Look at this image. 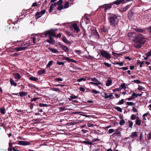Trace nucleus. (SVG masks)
I'll return each mask as SVG.
<instances>
[{
	"instance_id": "nucleus-1",
	"label": "nucleus",
	"mask_w": 151,
	"mask_h": 151,
	"mask_svg": "<svg viewBox=\"0 0 151 151\" xmlns=\"http://www.w3.org/2000/svg\"><path fill=\"white\" fill-rule=\"evenodd\" d=\"M127 35L129 37H133V41L134 43V46L136 48H141L146 42L147 38L141 33L131 32L128 33Z\"/></svg>"
},
{
	"instance_id": "nucleus-2",
	"label": "nucleus",
	"mask_w": 151,
	"mask_h": 151,
	"mask_svg": "<svg viewBox=\"0 0 151 151\" xmlns=\"http://www.w3.org/2000/svg\"><path fill=\"white\" fill-rule=\"evenodd\" d=\"M108 14L109 15L108 19L111 25L112 26V27H115L118 23V18L115 14L110 13Z\"/></svg>"
},
{
	"instance_id": "nucleus-3",
	"label": "nucleus",
	"mask_w": 151,
	"mask_h": 151,
	"mask_svg": "<svg viewBox=\"0 0 151 151\" xmlns=\"http://www.w3.org/2000/svg\"><path fill=\"white\" fill-rule=\"evenodd\" d=\"M56 30H54L53 29H51L50 30H47L44 32V34L43 35V37H47L48 35V37L49 36H55V31H56Z\"/></svg>"
},
{
	"instance_id": "nucleus-4",
	"label": "nucleus",
	"mask_w": 151,
	"mask_h": 151,
	"mask_svg": "<svg viewBox=\"0 0 151 151\" xmlns=\"http://www.w3.org/2000/svg\"><path fill=\"white\" fill-rule=\"evenodd\" d=\"M100 54L103 57L106 59L108 60L111 58V55L107 52L106 51L101 50Z\"/></svg>"
},
{
	"instance_id": "nucleus-5",
	"label": "nucleus",
	"mask_w": 151,
	"mask_h": 151,
	"mask_svg": "<svg viewBox=\"0 0 151 151\" xmlns=\"http://www.w3.org/2000/svg\"><path fill=\"white\" fill-rule=\"evenodd\" d=\"M91 81H93V82H90L89 83L93 85H95L98 86L99 85H102V83L100 82L97 79L95 78H91Z\"/></svg>"
},
{
	"instance_id": "nucleus-6",
	"label": "nucleus",
	"mask_w": 151,
	"mask_h": 151,
	"mask_svg": "<svg viewBox=\"0 0 151 151\" xmlns=\"http://www.w3.org/2000/svg\"><path fill=\"white\" fill-rule=\"evenodd\" d=\"M17 144L21 145L27 146L30 145L31 143L29 141L20 140L18 142Z\"/></svg>"
},
{
	"instance_id": "nucleus-7",
	"label": "nucleus",
	"mask_w": 151,
	"mask_h": 151,
	"mask_svg": "<svg viewBox=\"0 0 151 151\" xmlns=\"http://www.w3.org/2000/svg\"><path fill=\"white\" fill-rule=\"evenodd\" d=\"M91 35L95 36L96 38L99 39L100 38L99 35L96 29L91 30Z\"/></svg>"
},
{
	"instance_id": "nucleus-8",
	"label": "nucleus",
	"mask_w": 151,
	"mask_h": 151,
	"mask_svg": "<svg viewBox=\"0 0 151 151\" xmlns=\"http://www.w3.org/2000/svg\"><path fill=\"white\" fill-rule=\"evenodd\" d=\"M133 29L137 32H139V33H143L145 30V28L141 29L137 27H135L133 28Z\"/></svg>"
},
{
	"instance_id": "nucleus-9",
	"label": "nucleus",
	"mask_w": 151,
	"mask_h": 151,
	"mask_svg": "<svg viewBox=\"0 0 151 151\" xmlns=\"http://www.w3.org/2000/svg\"><path fill=\"white\" fill-rule=\"evenodd\" d=\"M125 0H117L112 3V4H113V7H114V5H119L121 3H122V2L124 3L126 2L124 1Z\"/></svg>"
},
{
	"instance_id": "nucleus-10",
	"label": "nucleus",
	"mask_w": 151,
	"mask_h": 151,
	"mask_svg": "<svg viewBox=\"0 0 151 151\" xmlns=\"http://www.w3.org/2000/svg\"><path fill=\"white\" fill-rule=\"evenodd\" d=\"M13 95H16L19 96L18 94H19L20 96L21 97H23L24 96H26L27 94V92L23 91L20 92L19 93H12Z\"/></svg>"
},
{
	"instance_id": "nucleus-11",
	"label": "nucleus",
	"mask_w": 151,
	"mask_h": 151,
	"mask_svg": "<svg viewBox=\"0 0 151 151\" xmlns=\"http://www.w3.org/2000/svg\"><path fill=\"white\" fill-rule=\"evenodd\" d=\"M49 39H47L46 41L50 44H54L55 42V41L52 36H49L48 37Z\"/></svg>"
},
{
	"instance_id": "nucleus-12",
	"label": "nucleus",
	"mask_w": 151,
	"mask_h": 151,
	"mask_svg": "<svg viewBox=\"0 0 151 151\" xmlns=\"http://www.w3.org/2000/svg\"><path fill=\"white\" fill-rule=\"evenodd\" d=\"M27 47H14L13 49L14 50L18 51L20 50H25Z\"/></svg>"
},
{
	"instance_id": "nucleus-13",
	"label": "nucleus",
	"mask_w": 151,
	"mask_h": 151,
	"mask_svg": "<svg viewBox=\"0 0 151 151\" xmlns=\"http://www.w3.org/2000/svg\"><path fill=\"white\" fill-rule=\"evenodd\" d=\"M73 28L74 30L76 31V33H78L80 31V30L79 27L78 26L77 24L74 23L73 25Z\"/></svg>"
},
{
	"instance_id": "nucleus-14",
	"label": "nucleus",
	"mask_w": 151,
	"mask_h": 151,
	"mask_svg": "<svg viewBox=\"0 0 151 151\" xmlns=\"http://www.w3.org/2000/svg\"><path fill=\"white\" fill-rule=\"evenodd\" d=\"M13 75L14 78L16 79H19L21 78L20 75L19 73H13Z\"/></svg>"
},
{
	"instance_id": "nucleus-15",
	"label": "nucleus",
	"mask_w": 151,
	"mask_h": 151,
	"mask_svg": "<svg viewBox=\"0 0 151 151\" xmlns=\"http://www.w3.org/2000/svg\"><path fill=\"white\" fill-rule=\"evenodd\" d=\"M113 6V4H112V3L106 5L104 6V8H105L104 10L105 12L106 11V10L112 7V6Z\"/></svg>"
},
{
	"instance_id": "nucleus-16",
	"label": "nucleus",
	"mask_w": 151,
	"mask_h": 151,
	"mask_svg": "<svg viewBox=\"0 0 151 151\" xmlns=\"http://www.w3.org/2000/svg\"><path fill=\"white\" fill-rule=\"evenodd\" d=\"M81 143L84 144L86 145H93L94 144L91 142H90L88 141H84L81 142Z\"/></svg>"
},
{
	"instance_id": "nucleus-17",
	"label": "nucleus",
	"mask_w": 151,
	"mask_h": 151,
	"mask_svg": "<svg viewBox=\"0 0 151 151\" xmlns=\"http://www.w3.org/2000/svg\"><path fill=\"white\" fill-rule=\"evenodd\" d=\"M13 143L11 142H10L9 143V147H8V151H12V150L14 147H13Z\"/></svg>"
},
{
	"instance_id": "nucleus-18",
	"label": "nucleus",
	"mask_w": 151,
	"mask_h": 151,
	"mask_svg": "<svg viewBox=\"0 0 151 151\" xmlns=\"http://www.w3.org/2000/svg\"><path fill=\"white\" fill-rule=\"evenodd\" d=\"M119 129H117L116 131V132L114 133L112 135L114 136H116L117 135H119V136L121 137V132L119 131Z\"/></svg>"
},
{
	"instance_id": "nucleus-19",
	"label": "nucleus",
	"mask_w": 151,
	"mask_h": 151,
	"mask_svg": "<svg viewBox=\"0 0 151 151\" xmlns=\"http://www.w3.org/2000/svg\"><path fill=\"white\" fill-rule=\"evenodd\" d=\"M63 41L64 42V43L66 44H70L71 43V42L68 40L66 38V37L65 36H64L62 39Z\"/></svg>"
},
{
	"instance_id": "nucleus-20",
	"label": "nucleus",
	"mask_w": 151,
	"mask_h": 151,
	"mask_svg": "<svg viewBox=\"0 0 151 151\" xmlns=\"http://www.w3.org/2000/svg\"><path fill=\"white\" fill-rule=\"evenodd\" d=\"M48 50H50L51 52L54 53H57L58 52H59L57 49L52 48L51 47H49L48 48Z\"/></svg>"
},
{
	"instance_id": "nucleus-21",
	"label": "nucleus",
	"mask_w": 151,
	"mask_h": 151,
	"mask_svg": "<svg viewBox=\"0 0 151 151\" xmlns=\"http://www.w3.org/2000/svg\"><path fill=\"white\" fill-rule=\"evenodd\" d=\"M101 31L104 33H106L108 32V29L105 26H103L102 28H101Z\"/></svg>"
},
{
	"instance_id": "nucleus-22",
	"label": "nucleus",
	"mask_w": 151,
	"mask_h": 151,
	"mask_svg": "<svg viewBox=\"0 0 151 151\" xmlns=\"http://www.w3.org/2000/svg\"><path fill=\"white\" fill-rule=\"evenodd\" d=\"M137 119H136V120L135 121V124L137 125L140 126L141 124V121L139 119L138 117H137Z\"/></svg>"
},
{
	"instance_id": "nucleus-23",
	"label": "nucleus",
	"mask_w": 151,
	"mask_h": 151,
	"mask_svg": "<svg viewBox=\"0 0 151 151\" xmlns=\"http://www.w3.org/2000/svg\"><path fill=\"white\" fill-rule=\"evenodd\" d=\"M106 86H109L112 84V81L110 78H109L106 81Z\"/></svg>"
},
{
	"instance_id": "nucleus-24",
	"label": "nucleus",
	"mask_w": 151,
	"mask_h": 151,
	"mask_svg": "<svg viewBox=\"0 0 151 151\" xmlns=\"http://www.w3.org/2000/svg\"><path fill=\"white\" fill-rule=\"evenodd\" d=\"M78 122H70L66 123L65 124V125L70 126L75 125L78 124Z\"/></svg>"
},
{
	"instance_id": "nucleus-25",
	"label": "nucleus",
	"mask_w": 151,
	"mask_h": 151,
	"mask_svg": "<svg viewBox=\"0 0 151 151\" xmlns=\"http://www.w3.org/2000/svg\"><path fill=\"white\" fill-rule=\"evenodd\" d=\"M61 48L65 52H68L69 51L68 48L65 45L62 46Z\"/></svg>"
},
{
	"instance_id": "nucleus-26",
	"label": "nucleus",
	"mask_w": 151,
	"mask_h": 151,
	"mask_svg": "<svg viewBox=\"0 0 151 151\" xmlns=\"http://www.w3.org/2000/svg\"><path fill=\"white\" fill-rule=\"evenodd\" d=\"M9 81L10 82V84L12 85H13L15 86H17V83L15 82L14 81L12 78L10 79Z\"/></svg>"
},
{
	"instance_id": "nucleus-27",
	"label": "nucleus",
	"mask_w": 151,
	"mask_h": 151,
	"mask_svg": "<svg viewBox=\"0 0 151 151\" xmlns=\"http://www.w3.org/2000/svg\"><path fill=\"white\" fill-rule=\"evenodd\" d=\"M137 132H135L132 133L131 135H130L129 137L131 138H133L134 137H137Z\"/></svg>"
},
{
	"instance_id": "nucleus-28",
	"label": "nucleus",
	"mask_w": 151,
	"mask_h": 151,
	"mask_svg": "<svg viewBox=\"0 0 151 151\" xmlns=\"http://www.w3.org/2000/svg\"><path fill=\"white\" fill-rule=\"evenodd\" d=\"M42 16V15L40 12H37L35 14V19H37L40 18Z\"/></svg>"
},
{
	"instance_id": "nucleus-29",
	"label": "nucleus",
	"mask_w": 151,
	"mask_h": 151,
	"mask_svg": "<svg viewBox=\"0 0 151 151\" xmlns=\"http://www.w3.org/2000/svg\"><path fill=\"white\" fill-rule=\"evenodd\" d=\"M88 90H89V91L91 93H96V94H97V93H100V92L99 91H96L94 89H88Z\"/></svg>"
},
{
	"instance_id": "nucleus-30",
	"label": "nucleus",
	"mask_w": 151,
	"mask_h": 151,
	"mask_svg": "<svg viewBox=\"0 0 151 151\" xmlns=\"http://www.w3.org/2000/svg\"><path fill=\"white\" fill-rule=\"evenodd\" d=\"M104 93L105 96H104V98L106 99L111 98L113 96L112 94H113V93H112L109 95H108L107 93L105 92H104Z\"/></svg>"
},
{
	"instance_id": "nucleus-31",
	"label": "nucleus",
	"mask_w": 151,
	"mask_h": 151,
	"mask_svg": "<svg viewBox=\"0 0 151 151\" xmlns=\"http://www.w3.org/2000/svg\"><path fill=\"white\" fill-rule=\"evenodd\" d=\"M112 54L114 56L116 57H117L118 56H120L122 55V54L117 53H115L113 52H112Z\"/></svg>"
},
{
	"instance_id": "nucleus-32",
	"label": "nucleus",
	"mask_w": 151,
	"mask_h": 151,
	"mask_svg": "<svg viewBox=\"0 0 151 151\" xmlns=\"http://www.w3.org/2000/svg\"><path fill=\"white\" fill-rule=\"evenodd\" d=\"M46 71L45 69L41 70L38 71V74L39 75H41L44 73Z\"/></svg>"
},
{
	"instance_id": "nucleus-33",
	"label": "nucleus",
	"mask_w": 151,
	"mask_h": 151,
	"mask_svg": "<svg viewBox=\"0 0 151 151\" xmlns=\"http://www.w3.org/2000/svg\"><path fill=\"white\" fill-rule=\"evenodd\" d=\"M29 79L33 81H36L38 80V78L33 76H32L29 78Z\"/></svg>"
},
{
	"instance_id": "nucleus-34",
	"label": "nucleus",
	"mask_w": 151,
	"mask_h": 151,
	"mask_svg": "<svg viewBox=\"0 0 151 151\" xmlns=\"http://www.w3.org/2000/svg\"><path fill=\"white\" fill-rule=\"evenodd\" d=\"M0 111L1 114H5L6 112V109L4 107L1 108L0 109Z\"/></svg>"
},
{
	"instance_id": "nucleus-35",
	"label": "nucleus",
	"mask_w": 151,
	"mask_h": 151,
	"mask_svg": "<svg viewBox=\"0 0 151 151\" xmlns=\"http://www.w3.org/2000/svg\"><path fill=\"white\" fill-rule=\"evenodd\" d=\"M129 8V6H126L124 8H121L120 11L122 12H124L127 10Z\"/></svg>"
},
{
	"instance_id": "nucleus-36",
	"label": "nucleus",
	"mask_w": 151,
	"mask_h": 151,
	"mask_svg": "<svg viewBox=\"0 0 151 151\" xmlns=\"http://www.w3.org/2000/svg\"><path fill=\"white\" fill-rule=\"evenodd\" d=\"M80 112H76H76H75L73 113V114H79V115L83 116H86V117H89V115H85V114H80Z\"/></svg>"
},
{
	"instance_id": "nucleus-37",
	"label": "nucleus",
	"mask_w": 151,
	"mask_h": 151,
	"mask_svg": "<svg viewBox=\"0 0 151 151\" xmlns=\"http://www.w3.org/2000/svg\"><path fill=\"white\" fill-rule=\"evenodd\" d=\"M114 108L116 109L118 111H119L120 112H122V109L119 107L115 106L114 107Z\"/></svg>"
},
{
	"instance_id": "nucleus-38",
	"label": "nucleus",
	"mask_w": 151,
	"mask_h": 151,
	"mask_svg": "<svg viewBox=\"0 0 151 151\" xmlns=\"http://www.w3.org/2000/svg\"><path fill=\"white\" fill-rule=\"evenodd\" d=\"M86 80V78H82L77 80V81L78 82H80L82 81H85Z\"/></svg>"
},
{
	"instance_id": "nucleus-39",
	"label": "nucleus",
	"mask_w": 151,
	"mask_h": 151,
	"mask_svg": "<svg viewBox=\"0 0 151 151\" xmlns=\"http://www.w3.org/2000/svg\"><path fill=\"white\" fill-rule=\"evenodd\" d=\"M53 62V61L52 60L50 61L47 65V67L50 68V66L52 65Z\"/></svg>"
},
{
	"instance_id": "nucleus-40",
	"label": "nucleus",
	"mask_w": 151,
	"mask_h": 151,
	"mask_svg": "<svg viewBox=\"0 0 151 151\" xmlns=\"http://www.w3.org/2000/svg\"><path fill=\"white\" fill-rule=\"evenodd\" d=\"M113 63L115 65L117 64L119 65L120 66H122L123 64V63L122 62L120 63L116 62L115 63Z\"/></svg>"
},
{
	"instance_id": "nucleus-41",
	"label": "nucleus",
	"mask_w": 151,
	"mask_h": 151,
	"mask_svg": "<svg viewBox=\"0 0 151 151\" xmlns=\"http://www.w3.org/2000/svg\"><path fill=\"white\" fill-rule=\"evenodd\" d=\"M125 121L124 119H122L119 122V124L121 125H123L125 123Z\"/></svg>"
},
{
	"instance_id": "nucleus-42",
	"label": "nucleus",
	"mask_w": 151,
	"mask_h": 151,
	"mask_svg": "<svg viewBox=\"0 0 151 151\" xmlns=\"http://www.w3.org/2000/svg\"><path fill=\"white\" fill-rule=\"evenodd\" d=\"M126 86H125V83H123L121 84L120 86L121 89H125L126 88Z\"/></svg>"
},
{
	"instance_id": "nucleus-43",
	"label": "nucleus",
	"mask_w": 151,
	"mask_h": 151,
	"mask_svg": "<svg viewBox=\"0 0 151 151\" xmlns=\"http://www.w3.org/2000/svg\"><path fill=\"white\" fill-rule=\"evenodd\" d=\"M39 105L40 107H47V106H48V105L46 104H44L43 103H40L39 104Z\"/></svg>"
},
{
	"instance_id": "nucleus-44",
	"label": "nucleus",
	"mask_w": 151,
	"mask_h": 151,
	"mask_svg": "<svg viewBox=\"0 0 151 151\" xmlns=\"http://www.w3.org/2000/svg\"><path fill=\"white\" fill-rule=\"evenodd\" d=\"M58 7L57 8V9L58 10L60 11L63 9V5H58Z\"/></svg>"
},
{
	"instance_id": "nucleus-45",
	"label": "nucleus",
	"mask_w": 151,
	"mask_h": 151,
	"mask_svg": "<svg viewBox=\"0 0 151 151\" xmlns=\"http://www.w3.org/2000/svg\"><path fill=\"white\" fill-rule=\"evenodd\" d=\"M145 55L147 57H149L151 56V50L148 51L145 54Z\"/></svg>"
},
{
	"instance_id": "nucleus-46",
	"label": "nucleus",
	"mask_w": 151,
	"mask_h": 151,
	"mask_svg": "<svg viewBox=\"0 0 151 151\" xmlns=\"http://www.w3.org/2000/svg\"><path fill=\"white\" fill-rule=\"evenodd\" d=\"M136 117H137L134 114H132L131 116L130 119L132 120H134L136 119Z\"/></svg>"
},
{
	"instance_id": "nucleus-47",
	"label": "nucleus",
	"mask_w": 151,
	"mask_h": 151,
	"mask_svg": "<svg viewBox=\"0 0 151 151\" xmlns=\"http://www.w3.org/2000/svg\"><path fill=\"white\" fill-rule=\"evenodd\" d=\"M124 103V100L123 99H122L121 101H120L119 102L116 104L117 105L122 104Z\"/></svg>"
},
{
	"instance_id": "nucleus-48",
	"label": "nucleus",
	"mask_w": 151,
	"mask_h": 151,
	"mask_svg": "<svg viewBox=\"0 0 151 151\" xmlns=\"http://www.w3.org/2000/svg\"><path fill=\"white\" fill-rule=\"evenodd\" d=\"M69 7V2L68 1L65 2L64 6V7L65 8H67Z\"/></svg>"
},
{
	"instance_id": "nucleus-49",
	"label": "nucleus",
	"mask_w": 151,
	"mask_h": 151,
	"mask_svg": "<svg viewBox=\"0 0 151 151\" xmlns=\"http://www.w3.org/2000/svg\"><path fill=\"white\" fill-rule=\"evenodd\" d=\"M127 104L128 106H133L134 105V104L132 102H128L127 103Z\"/></svg>"
},
{
	"instance_id": "nucleus-50",
	"label": "nucleus",
	"mask_w": 151,
	"mask_h": 151,
	"mask_svg": "<svg viewBox=\"0 0 151 151\" xmlns=\"http://www.w3.org/2000/svg\"><path fill=\"white\" fill-rule=\"evenodd\" d=\"M28 86L29 87H33L35 88H36V86L32 84L29 83L28 84Z\"/></svg>"
},
{
	"instance_id": "nucleus-51",
	"label": "nucleus",
	"mask_w": 151,
	"mask_h": 151,
	"mask_svg": "<svg viewBox=\"0 0 151 151\" xmlns=\"http://www.w3.org/2000/svg\"><path fill=\"white\" fill-rule=\"evenodd\" d=\"M128 122H129V127H131V128H132V126L133 125V122L130 120H129Z\"/></svg>"
},
{
	"instance_id": "nucleus-52",
	"label": "nucleus",
	"mask_w": 151,
	"mask_h": 151,
	"mask_svg": "<svg viewBox=\"0 0 151 151\" xmlns=\"http://www.w3.org/2000/svg\"><path fill=\"white\" fill-rule=\"evenodd\" d=\"M103 64L108 68L110 67L111 66V65L108 63L104 62Z\"/></svg>"
},
{
	"instance_id": "nucleus-53",
	"label": "nucleus",
	"mask_w": 151,
	"mask_h": 151,
	"mask_svg": "<svg viewBox=\"0 0 151 151\" xmlns=\"http://www.w3.org/2000/svg\"><path fill=\"white\" fill-rule=\"evenodd\" d=\"M63 59L68 61L69 62L70 60V58L67 57H64L63 58Z\"/></svg>"
},
{
	"instance_id": "nucleus-54",
	"label": "nucleus",
	"mask_w": 151,
	"mask_h": 151,
	"mask_svg": "<svg viewBox=\"0 0 151 151\" xmlns=\"http://www.w3.org/2000/svg\"><path fill=\"white\" fill-rule=\"evenodd\" d=\"M147 137L149 140L151 139V132L148 134Z\"/></svg>"
},
{
	"instance_id": "nucleus-55",
	"label": "nucleus",
	"mask_w": 151,
	"mask_h": 151,
	"mask_svg": "<svg viewBox=\"0 0 151 151\" xmlns=\"http://www.w3.org/2000/svg\"><path fill=\"white\" fill-rule=\"evenodd\" d=\"M70 98L72 99H76L78 98V97L77 96H75L74 95H73V96H70Z\"/></svg>"
},
{
	"instance_id": "nucleus-56",
	"label": "nucleus",
	"mask_w": 151,
	"mask_h": 151,
	"mask_svg": "<svg viewBox=\"0 0 151 151\" xmlns=\"http://www.w3.org/2000/svg\"><path fill=\"white\" fill-rule=\"evenodd\" d=\"M55 80L57 81H63V79L60 77H59L55 79Z\"/></svg>"
},
{
	"instance_id": "nucleus-57",
	"label": "nucleus",
	"mask_w": 151,
	"mask_h": 151,
	"mask_svg": "<svg viewBox=\"0 0 151 151\" xmlns=\"http://www.w3.org/2000/svg\"><path fill=\"white\" fill-rule=\"evenodd\" d=\"M134 83H141V82L139 80H135L133 81Z\"/></svg>"
},
{
	"instance_id": "nucleus-58",
	"label": "nucleus",
	"mask_w": 151,
	"mask_h": 151,
	"mask_svg": "<svg viewBox=\"0 0 151 151\" xmlns=\"http://www.w3.org/2000/svg\"><path fill=\"white\" fill-rule=\"evenodd\" d=\"M57 3V5H60L63 3V0H59Z\"/></svg>"
},
{
	"instance_id": "nucleus-59",
	"label": "nucleus",
	"mask_w": 151,
	"mask_h": 151,
	"mask_svg": "<svg viewBox=\"0 0 151 151\" xmlns=\"http://www.w3.org/2000/svg\"><path fill=\"white\" fill-rule=\"evenodd\" d=\"M144 89V87L142 86H140L139 85H138V89L140 90V91H141L142 90H143Z\"/></svg>"
},
{
	"instance_id": "nucleus-60",
	"label": "nucleus",
	"mask_w": 151,
	"mask_h": 151,
	"mask_svg": "<svg viewBox=\"0 0 151 151\" xmlns=\"http://www.w3.org/2000/svg\"><path fill=\"white\" fill-rule=\"evenodd\" d=\"M53 7L52 6V5H51L50 7V9H49V12L50 13L53 11Z\"/></svg>"
},
{
	"instance_id": "nucleus-61",
	"label": "nucleus",
	"mask_w": 151,
	"mask_h": 151,
	"mask_svg": "<svg viewBox=\"0 0 151 151\" xmlns=\"http://www.w3.org/2000/svg\"><path fill=\"white\" fill-rule=\"evenodd\" d=\"M35 104L33 103H30V108L32 110Z\"/></svg>"
},
{
	"instance_id": "nucleus-62",
	"label": "nucleus",
	"mask_w": 151,
	"mask_h": 151,
	"mask_svg": "<svg viewBox=\"0 0 151 151\" xmlns=\"http://www.w3.org/2000/svg\"><path fill=\"white\" fill-rule=\"evenodd\" d=\"M52 90L55 91H60V90L58 88H52Z\"/></svg>"
},
{
	"instance_id": "nucleus-63",
	"label": "nucleus",
	"mask_w": 151,
	"mask_h": 151,
	"mask_svg": "<svg viewBox=\"0 0 151 151\" xmlns=\"http://www.w3.org/2000/svg\"><path fill=\"white\" fill-rule=\"evenodd\" d=\"M57 64L59 65H64V63L63 62H60L59 61H57L56 63Z\"/></svg>"
},
{
	"instance_id": "nucleus-64",
	"label": "nucleus",
	"mask_w": 151,
	"mask_h": 151,
	"mask_svg": "<svg viewBox=\"0 0 151 151\" xmlns=\"http://www.w3.org/2000/svg\"><path fill=\"white\" fill-rule=\"evenodd\" d=\"M132 96L133 97V98H134V97H138L137 94H136L134 92L132 95Z\"/></svg>"
}]
</instances>
